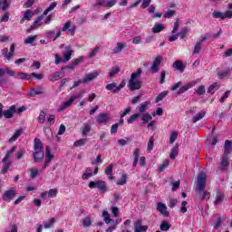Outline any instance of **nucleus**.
I'll list each match as a JSON object with an SVG mask.
<instances>
[{
	"instance_id": "obj_43",
	"label": "nucleus",
	"mask_w": 232,
	"mask_h": 232,
	"mask_svg": "<svg viewBox=\"0 0 232 232\" xmlns=\"http://www.w3.org/2000/svg\"><path fill=\"white\" fill-rule=\"evenodd\" d=\"M168 166H169V160H165L163 161V163L160 165L159 172L162 173V171H164V169H166V168H168Z\"/></svg>"
},
{
	"instance_id": "obj_38",
	"label": "nucleus",
	"mask_w": 232,
	"mask_h": 232,
	"mask_svg": "<svg viewBox=\"0 0 232 232\" xmlns=\"http://www.w3.org/2000/svg\"><path fill=\"white\" fill-rule=\"evenodd\" d=\"M55 6H57V2H53L47 9H45L43 13V15H48L49 12L54 10Z\"/></svg>"
},
{
	"instance_id": "obj_41",
	"label": "nucleus",
	"mask_w": 232,
	"mask_h": 232,
	"mask_svg": "<svg viewBox=\"0 0 232 232\" xmlns=\"http://www.w3.org/2000/svg\"><path fill=\"white\" fill-rule=\"evenodd\" d=\"M167 96H168V91H164V92H160L156 97V102H160V101H163L164 99H166Z\"/></svg>"
},
{
	"instance_id": "obj_42",
	"label": "nucleus",
	"mask_w": 232,
	"mask_h": 232,
	"mask_svg": "<svg viewBox=\"0 0 232 232\" xmlns=\"http://www.w3.org/2000/svg\"><path fill=\"white\" fill-rule=\"evenodd\" d=\"M155 144V137L151 136L149 140L147 150L148 151L153 150V146Z\"/></svg>"
},
{
	"instance_id": "obj_16",
	"label": "nucleus",
	"mask_w": 232,
	"mask_h": 232,
	"mask_svg": "<svg viewBox=\"0 0 232 232\" xmlns=\"http://www.w3.org/2000/svg\"><path fill=\"white\" fill-rule=\"evenodd\" d=\"M197 84V82H189L188 83L185 84L178 91V95H182V93H185V92H188L189 88H193Z\"/></svg>"
},
{
	"instance_id": "obj_2",
	"label": "nucleus",
	"mask_w": 232,
	"mask_h": 232,
	"mask_svg": "<svg viewBox=\"0 0 232 232\" xmlns=\"http://www.w3.org/2000/svg\"><path fill=\"white\" fill-rule=\"evenodd\" d=\"M142 75V69L139 68L136 72H132L129 80V90L135 92V90H140L142 88V82L139 81V77Z\"/></svg>"
},
{
	"instance_id": "obj_18",
	"label": "nucleus",
	"mask_w": 232,
	"mask_h": 232,
	"mask_svg": "<svg viewBox=\"0 0 232 232\" xmlns=\"http://www.w3.org/2000/svg\"><path fill=\"white\" fill-rule=\"evenodd\" d=\"M224 153L223 155L225 157H228V155H230V153H232V144H231V140H227L225 141V146H224Z\"/></svg>"
},
{
	"instance_id": "obj_45",
	"label": "nucleus",
	"mask_w": 232,
	"mask_h": 232,
	"mask_svg": "<svg viewBox=\"0 0 232 232\" xmlns=\"http://www.w3.org/2000/svg\"><path fill=\"white\" fill-rule=\"evenodd\" d=\"M153 117L150 115L149 113L143 114L141 116V121H143V124H148L150 121H151Z\"/></svg>"
},
{
	"instance_id": "obj_21",
	"label": "nucleus",
	"mask_w": 232,
	"mask_h": 232,
	"mask_svg": "<svg viewBox=\"0 0 232 232\" xmlns=\"http://www.w3.org/2000/svg\"><path fill=\"white\" fill-rule=\"evenodd\" d=\"M14 113H15V105H13L8 110L3 111V115L5 119H12Z\"/></svg>"
},
{
	"instance_id": "obj_36",
	"label": "nucleus",
	"mask_w": 232,
	"mask_h": 232,
	"mask_svg": "<svg viewBox=\"0 0 232 232\" xmlns=\"http://www.w3.org/2000/svg\"><path fill=\"white\" fill-rule=\"evenodd\" d=\"M102 217H104L103 220H104L105 224H110L111 222H113V223L115 222V220H113L110 218V214L108 213L107 210L102 212Z\"/></svg>"
},
{
	"instance_id": "obj_51",
	"label": "nucleus",
	"mask_w": 232,
	"mask_h": 232,
	"mask_svg": "<svg viewBox=\"0 0 232 232\" xmlns=\"http://www.w3.org/2000/svg\"><path fill=\"white\" fill-rule=\"evenodd\" d=\"M179 28H180V19L177 18L175 23H174V27L172 30V34H177V32L179 31Z\"/></svg>"
},
{
	"instance_id": "obj_55",
	"label": "nucleus",
	"mask_w": 232,
	"mask_h": 232,
	"mask_svg": "<svg viewBox=\"0 0 232 232\" xmlns=\"http://www.w3.org/2000/svg\"><path fill=\"white\" fill-rule=\"evenodd\" d=\"M116 88H119L115 82L109 83L106 85V90H109L110 92H113L115 93Z\"/></svg>"
},
{
	"instance_id": "obj_4",
	"label": "nucleus",
	"mask_w": 232,
	"mask_h": 232,
	"mask_svg": "<svg viewBox=\"0 0 232 232\" xmlns=\"http://www.w3.org/2000/svg\"><path fill=\"white\" fill-rule=\"evenodd\" d=\"M89 188L90 189L97 188L101 193H106V191H108V187L106 186V181L104 180L91 181L89 183Z\"/></svg>"
},
{
	"instance_id": "obj_47",
	"label": "nucleus",
	"mask_w": 232,
	"mask_h": 232,
	"mask_svg": "<svg viewBox=\"0 0 232 232\" xmlns=\"http://www.w3.org/2000/svg\"><path fill=\"white\" fill-rule=\"evenodd\" d=\"M169 223L168 221H163L160 226V231H169Z\"/></svg>"
},
{
	"instance_id": "obj_32",
	"label": "nucleus",
	"mask_w": 232,
	"mask_h": 232,
	"mask_svg": "<svg viewBox=\"0 0 232 232\" xmlns=\"http://www.w3.org/2000/svg\"><path fill=\"white\" fill-rule=\"evenodd\" d=\"M63 77V72H56L53 75L50 76V81L52 82H55V81H59V79H62Z\"/></svg>"
},
{
	"instance_id": "obj_9",
	"label": "nucleus",
	"mask_w": 232,
	"mask_h": 232,
	"mask_svg": "<svg viewBox=\"0 0 232 232\" xmlns=\"http://www.w3.org/2000/svg\"><path fill=\"white\" fill-rule=\"evenodd\" d=\"M110 121V113L108 112H102L98 114L96 118V121L99 122V124H106Z\"/></svg>"
},
{
	"instance_id": "obj_58",
	"label": "nucleus",
	"mask_w": 232,
	"mask_h": 232,
	"mask_svg": "<svg viewBox=\"0 0 232 232\" xmlns=\"http://www.w3.org/2000/svg\"><path fill=\"white\" fill-rule=\"evenodd\" d=\"M229 75V70L218 72V79H226Z\"/></svg>"
},
{
	"instance_id": "obj_48",
	"label": "nucleus",
	"mask_w": 232,
	"mask_h": 232,
	"mask_svg": "<svg viewBox=\"0 0 232 232\" xmlns=\"http://www.w3.org/2000/svg\"><path fill=\"white\" fill-rule=\"evenodd\" d=\"M43 21V16H39L33 24L29 30H34V28H37V26H41V22Z\"/></svg>"
},
{
	"instance_id": "obj_64",
	"label": "nucleus",
	"mask_w": 232,
	"mask_h": 232,
	"mask_svg": "<svg viewBox=\"0 0 232 232\" xmlns=\"http://www.w3.org/2000/svg\"><path fill=\"white\" fill-rule=\"evenodd\" d=\"M177 155H179V150H177V148H173L169 155L170 159H177Z\"/></svg>"
},
{
	"instance_id": "obj_3",
	"label": "nucleus",
	"mask_w": 232,
	"mask_h": 232,
	"mask_svg": "<svg viewBox=\"0 0 232 232\" xmlns=\"http://www.w3.org/2000/svg\"><path fill=\"white\" fill-rule=\"evenodd\" d=\"M14 151H15V147H13L10 150H8L5 158L2 160V162L5 163L1 169L2 175H5L8 172V169H10V166H12V161H8V159H10V155H12Z\"/></svg>"
},
{
	"instance_id": "obj_12",
	"label": "nucleus",
	"mask_w": 232,
	"mask_h": 232,
	"mask_svg": "<svg viewBox=\"0 0 232 232\" xmlns=\"http://www.w3.org/2000/svg\"><path fill=\"white\" fill-rule=\"evenodd\" d=\"M148 231V226H142V220L139 219L134 224V232H146Z\"/></svg>"
},
{
	"instance_id": "obj_35",
	"label": "nucleus",
	"mask_w": 232,
	"mask_h": 232,
	"mask_svg": "<svg viewBox=\"0 0 232 232\" xmlns=\"http://www.w3.org/2000/svg\"><path fill=\"white\" fill-rule=\"evenodd\" d=\"M0 5H2L1 9L3 10V12H6V9L10 7V5H12V3L8 0H0Z\"/></svg>"
},
{
	"instance_id": "obj_13",
	"label": "nucleus",
	"mask_w": 232,
	"mask_h": 232,
	"mask_svg": "<svg viewBox=\"0 0 232 232\" xmlns=\"http://www.w3.org/2000/svg\"><path fill=\"white\" fill-rule=\"evenodd\" d=\"M34 162H43L44 159V150H34L33 153Z\"/></svg>"
},
{
	"instance_id": "obj_26",
	"label": "nucleus",
	"mask_w": 232,
	"mask_h": 232,
	"mask_svg": "<svg viewBox=\"0 0 232 232\" xmlns=\"http://www.w3.org/2000/svg\"><path fill=\"white\" fill-rule=\"evenodd\" d=\"M166 26H164V24L156 23L152 27V32L153 34H160V32H162V30H164Z\"/></svg>"
},
{
	"instance_id": "obj_19",
	"label": "nucleus",
	"mask_w": 232,
	"mask_h": 232,
	"mask_svg": "<svg viewBox=\"0 0 232 232\" xmlns=\"http://www.w3.org/2000/svg\"><path fill=\"white\" fill-rule=\"evenodd\" d=\"M34 17V11L28 9L24 12V17L20 20V24H23L24 21H31Z\"/></svg>"
},
{
	"instance_id": "obj_27",
	"label": "nucleus",
	"mask_w": 232,
	"mask_h": 232,
	"mask_svg": "<svg viewBox=\"0 0 232 232\" xmlns=\"http://www.w3.org/2000/svg\"><path fill=\"white\" fill-rule=\"evenodd\" d=\"M43 93H44V88H43V87H38V88H36V89L31 91V92L28 93V95H29V97H34V96H35V95H41V94H43Z\"/></svg>"
},
{
	"instance_id": "obj_34",
	"label": "nucleus",
	"mask_w": 232,
	"mask_h": 232,
	"mask_svg": "<svg viewBox=\"0 0 232 232\" xmlns=\"http://www.w3.org/2000/svg\"><path fill=\"white\" fill-rule=\"evenodd\" d=\"M23 135V129L17 130L14 135L9 139V142H15L16 139H19V136Z\"/></svg>"
},
{
	"instance_id": "obj_1",
	"label": "nucleus",
	"mask_w": 232,
	"mask_h": 232,
	"mask_svg": "<svg viewBox=\"0 0 232 232\" xmlns=\"http://www.w3.org/2000/svg\"><path fill=\"white\" fill-rule=\"evenodd\" d=\"M207 179L208 176L206 175V172H201L198 175V180L196 182V193L201 197V200H207L209 198V192L204 190L206 189Z\"/></svg>"
},
{
	"instance_id": "obj_5",
	"label": "nucleus",
	"mask_w": 232,
	"mask_h": 232,
	"mask_svg": "<svg viewBox=\"0 0 232 232\" xmlns=\"http://www.w3.org/2000/svg\"><path fill=\"white\" fill-rule=\"evenodd\" d=\"M53 157L54 156L51 152L50 146H47L45 148V160L44 162L42 169L40 170V173H43V171H44V169H46V168L50 166V162H52V159H53Z\"/></svg>"
},
{
	"instance_id": "obj_10",
	"label": "nucleus",
	"mask_w": 232,
	"mask_h": 232,
	"mask_svg": "<svg viewBox=\"0 0 232 232\" xmlns=\"http://www.w3.org/2000/svg\"><path fill=\"white\" fill-rule=\"evenodd\" d=\"M162 63V56H157L150 67L152 73H157L160 70V63Z\"/></svg>"
},
{
	"instance_id": "obj_63",
	"label": "nucleus",
	"mask_w": 232,
	"mask_h": 232,
	"mask_svg": "<svg viewBox=\"0 0 232 232\" xmlns=\"http://www.w3.org/2000/svg\"><path fill=\"white\" fill-rule=\"evenodd\" d=\"M178 137H179V133H177V131L172 132L170 135V138H169L170 144H173V142H175V140H177Z\"/></svg>"
},
{
	"instance_id": "obj_59",
	"label": "nucleus",
	"mask_w": 232,
	"mask_h": 232,
	"mask_svg": "<svg viewBox=\"0 0 232 232\" xmlns=\"http://www.w3.org/2000/svg\"><path fill=\"white\" fill-rule=\"evenodd\" d=\"M173 15H175V11L169 9L163 14V17L166 19H170V17H173Z\"/></svg>"
},
{
	"instance_id": "obj_31",
	"label": "nucleus",
	"mask_w": 232,
	"mask_h": 232,
	"mask_svg": "<svg viewBox=\"0 0 232 232\" xmlns=\"http://www.w3.org/2000/svg\"><path fill=\"white\" fill-rule=\"evenodd\" d=\"M18 79H22V81H30L32 79V74L26 72H18Z\"/></svg>"
},
{
	"instance_id": "obj_40",
	"label": "nucleus",
	"mask_w": 232,
	"mask_h": 232,
	"mask_svg": "<svg viewBox=\"0 0 232 232\" xmlns=\"http://www.w3.org/2000/svg\"><path fill=\"white\" fill-rule=\"evenodd\" d=\"M200 50H202V42H198L194 47L193 54L197 55L200 53Z\"/></svg>"
},
{
	"instance_id": "obj_11",
	"label": "nucleus",
	"mask_w": 232,
	"mask_h": 232,
	"mask_svg": "<svg viewBox=\"0 0 232 232\" xmlns=\"http://www.w3.org/2000/svg\"><path fill=\"white\" fill-rule=\"evenodd\" d=\"M72 53H73V50H72V47L70 46L65 47V51L62 53V55L63 57V63H68V61L72 59Z\"/></svg>"
},
{
	"instance_id": "obj_7",
	"label": "nucleus",
	"mask_w": 232,
	"mask_h": 232,
	"mask_svg": "<svg viewBox=\"0 0 232 232\" xmlns=\"http://www.w3.org/2000/svg\"><path fill=\"white\" fill-rule=\"evenodd\" d=\"M212 16L214 19H221V21H224V19H232V11H227L225 13L214 11Z\"/></svg>"
},
{
	"instance_id": "obj_6",
	"label": "nucleus",
	"mask_w": 232,
	"mask_h": 232,
	"mask_svg": "<svg viewBox=\"0 0 232 232\" xmlns=\"http://www.w3.org/2000/svg\"><path fill=\"white\" fill-rule=\"evenodd\" d=\"M227 168H229V157L228 156H222L221 160L218 162V169L219 171L227 172Z\"/></svg>"
},
{
	"instance_id": "obj_44",
	"label": "nucleus",
	"mask_w": 232,
	"mask_h": 232,
	"mask_svg": "<svg viewBox=\"0 0 232 232\" xmlns=\"http://www.w3.org/2000/svg\"><path fill=\"white\" fill-rule=\"evenodd\" d=\"M188 26L182 27L181 31L178 34V36L180 37V39H184V37L188 35Z\"/></svg>"
},
{
	"instance_id": "obj_17",
	"label": "nucleus",
	"mask_w": 232,
	"mask_h": 232,
	"mask_svg": "<svg viewBox=\"0 0 232 232\" xmlns=\"http://www.w3.org/2000/svg\"><path fill=\"white\" fill-rule=\"evenodd\" d=\"M97 77H99V72H93L92 73L86 74L85 78L82 80V82H83V84H86V82H90L94 79H97Z\"/></svg>"
},
{
	"instance_id": "obj_60",
	"label": "nucleus",
	"mask_w": 232,
	"mask_h": 232,
	"mask_svg": "<svg viewBox=\"0 0 232 232\" xmlns=\"http://www.w3.org/2000/svg\"><path fill=\"white\" fill-rule=\"evenodd\" d=\"M148 104H150V102H145L141 103V105L139 108L140 113H144V111H146V108H148Z\"/></svg>"
},
{
	"instance_id": "obj_28",
	"label": "nucleus",
	"mask_w": 232,
	"mask_h": 232,
	"mask_svg": "<svg viewBox=\"0 0 232 232\" xmlns=\"http://www.w3.org/2000/svg\"><path fill=\"white\" fill-rule=\"evenodd\" d=\"M173 68H175L176 70H179V72L182 73L186 69V66H184V63H182L181 61H176L173 63Z\"/></svg>"
},
{
	"instance_id": "obj_22",
	"label": "nucleus",
	"mask_w": 232,
	"mask_h": 232,
	"mask_svg": "<svg viewBox=\"0 0 232 232\" xmlns=\"http://www.w3.org/2000/svg\"><path fill=\"white\" fill-rule=\"evenodd\" d=\"M134 160L132 162V168H137V164H139V159L140 157V149H135L133 151Z\"/></svg>"
},
{
	"instance_id": "obj_23",
	"label": "nucleus",
	"mask_w": 232,
	"mask_h": 232,
	"mask_svg": "<svg viewBox=\"0 0 232 232\" xmlns=\"http://www.w3.org/2000/svg\"><path fill=\"white\" fill-rule=\"evenodd\" d=\"M43 142L39 138L34 139V151H43L44 150Z\"/></svg>"
},
{
	"instance_id": "obj_53",
	"label": "nucleus",
	"mask_w": 232,
	"mask_h": 232,
	"mask_svg": "<svg viewBox=\"0 0 232 232\" xmlns=\"http://www.w3.org/2000/svg\"><path fill=\"white\" fill-rule=\"evenodd\" d=\"M92 131V126L86 124L82 129V137H86Z\"/></svg>"
},
{
	"instance_id": "obj_61",
	"label": "nucleus",
	"mask_w": 232,
	"mask_h": 232,
	"mask_svg": "<svg viewBox=\"0 0 232 232\" xmlns=\"http://www.w3.org/2000/svg\"><path fill=\"white\" fill-rule=\"evenodd\" d=\"M196 93H198V95H204V93H206V87L204 85L199 86L196 90Z\"/></svg>"
},
{
	"instance_id": "obj_54",
	"label": "nucleus",
	"mask_w": 232,
	"mask_h": 232,
	"mask_svg": "<svg viewBox=\"0 0 232 232\" xmlns=\"http://www.w3.org/2000/svg\"><path fill=\"white\" fill-rule=\"evenodd\" d=\"M55 224V218H52L48 222L44 223L45 229H50Z\"/></svg>"
},
{
	"instance_id": "obj_39",
	"label": "nucleus",
	"mask_w": 232,
	"mask_h": 232,
	"mask_svg": "<svg viewBox=\"0 0 232 232\" xmlns=\"http://www.w3.org/2000/svg\"><path fill=\"white\" fill-rule=\"evenodd\" d=\"M120 72H121V68L120 67H112V69L109 72V77L111 79H113V77H115V75H117V73H119Z\"/></svg>"
},
{
	"instance_id": "obj_29",
	"label": "nucleus",
	"mask_w": 232,
	"mask_h": 232,
	"mask_svg": "<svg viewBox=\"0 0 232 232\" xmlns=\"http://www.w3.org/2000/svg\"><path fill=\"white\" fill-rule=\"evenodd\" d=\"M219 88L220 84L218 82H214L208 87V93H211V95H213V93H215V92H217Z\"/></svg>"
},
{
	"instance_id": "obj_56",
	"label": "nucleus",
	"mask_w": 232,
	"mask_h": 232,
	"mask_svg": "<svg viewBox=\"0 0 232 232\" xmlns=\"http://www.w3.org/2000/svg\"><path fill=\"white\" fill-rule=\"evenodd\" d=\"M124 48V44L122 43H118L117 47L114 49L113 53H121L122 49Z\"/></svg>"
},
{
	"instance_id": "obj_14",
	"label": "nucleus",
	"mask_w": 232,
	"mask_h": 232,
	"mask_svg": "<svg viewBox=\"0 0 232 232\" xmlns=\"http://www.w3.org/2000/svg\"><path fill=\"white\" fill-rule=\"evenodd\" d=\"M167 209H168V207H166V205L164 203H162V202L158 203L157 211L161 213V215H163V217H169V212Z\"/></svg>"
},
{
	"instance_id": "obj_62",
	"label": "nucleus",
	"mask_w": 232,
	"mask_h": 232,
	"mask_svg": "<svg viewBox=\"0 0 232 232\" xmlns=\"http://www.w3.org/2000/svg\"><path fill=\"white\" fill-rule=\"evenodd\" d=\"M44 121H46V113L42 111L40 112L39 117H38V121H39L40 123H43V122H44Z\"/></svg>"
},
{
	"instance_id": "obj_24",
	"label": "nucleus",
	"mask_w": 232,
	"mask_h": 232,
	"mask_svg": "<svg viewBox=\"0 0 232 232\" xmlns=\"http://www.w3.org/2000/svg\"><path fill=\"white\" fill-rule=\"evenodd\" d=\"M73 101H75V98L71 96L69 98V101L63 102V104L60 108H58V111H63L66 110V108H70V106H72V102H73Z\"/></svg>"
},
{
	"instance_id": "obj_8",
	"label": "nucleus",
	"mask_w": 232,
	"mask_h": 232,
	"mask_svg": "<svg viewBox=\"0 0 232 232\" xmlns=\"http://www.w3.org/2000/svg\"><path fill=\"white\" fill-rule=\"evenodd\" d=\"M15 195H16L15 189H14V188H11L9 190H5L4 192L3 200H5V202H10L12 198L15 197Z\"/></svg>"
},
{
	"instance_id": "obj_25",
	"label": "nucleus",
	"mask_w": 232,
	"mask_h": 232,
	"mask_svg": "<svg viewBox=\"0 0 232 232\" xmlns=\"http://www.w3.org/2000/svg\"><path fill=\"white\" fill-rule=\"evenodd\" d=\"M93 177V169L88 167L85 169V173L82 174V180H88V179Z\"/></svg>"
},
{
	"instance_id": "obj_15",
	"label": "nucleus",
	"mask_w": 232,
	"mask_h": 232,
	"mask_svg": "<svg viewBox=\"0 0 232 232\" xmlns=\"http://www.w3.org/2000/svg\"><path fill=\"white\" fill-rule=\"evenodd\" d=\"M57 188H51L49 189V191H44L41 194L42 198H46L47 197H49V198H53L55 197H57Z\"/></svg>"
},
{
	"instance_id": "obj_52",
	"label": "nucleus",
	"mask_w": 232,
	"mask_h": 232,
	"mask_svg": "<svg viewBox=\"0 0 232 232\" xmlns=\"http://www.w3.org/2000/svg\"><path fill=\"white\" fill-rule=\"evenodd\" d=\"M1 53L4 55V57L7 59V61H10V59H12V54L8 53V48L2 49Z\"/></svg>"
},
{
	"instance_id": "obj_20",
	"label": "nucleus",
	"mask_w": 232,
	"mask_h": 232,
	"mask_svg": "<svg viewBox=\"0 0 232 232\" xmlns=\"http://www.w3.org/2000/svg\"><path fill=\"white\" fill-rule=\"evenodd\" d=\"M224 198H226L224 192L218 191L216 194V200L214 201L215 206H220V204L224 202Z\"/></svg>"
},
{
	"instance_id": "obj_49",
	"label": "nucleus",
	"mask_w": 232,
	"mask_h": 232,
	"mask_svg": "<svg viewBox=\"0 0 232 232\" xmlns=\"http://www.w3.org/2000/svg\"><path fill=\"white\" fill-rule=\"evenodd\" d=\"M29 171L31 179H36V177L39 175V169L35 168H31Z\"/></svg>"
},
{
	"instance_id": "obj_37",
	"label": "nucleus",
	"mask_w": 232,
	"mask_h": 232,
	"mask_svg": "<svg viewBox=\"0 0 232 232\" xmlns=\"http://www.w3.org/2000/svg\"><path fill=\"white\" fill-rule=\"evenodd\" d=\"M88 142V139L83 138V139H80L76 141H74L73 146L76 148H79L81 146H84V144H86Z\"/></svg>"
},
{
	"instance_id": "obj_33",
	"label": "nucleus",
	"mask_w": 232,
	"mask_h": 232,
	"mask_svg": "<svg viewBox=\"0 0 232 232\" xmlns=\"http://www.w3.org/2000/svg\"><path fill=\"white\" fill-rule=\"evenodd\" d=\"M204 117H206V111H200L192 118V122H198V121H201Z\"/></svg>"
},
{
	"instance_id": "obj_46",
	"label": "nucleus",
	"mask_w": 232,
	"mask_h": 232,
	"mask_svg": "<svg viewBox=\"0 0 232 232\" xmlns=\"http://www.w3.org/2000/svg\"><path fill=\"white\" fill-rule=\"evenodd\" d=\"M99 50H101V47L99 46H96L94 49H92L88 54L89 59H93V57L99 53Z\"/></svg>"
},
{
	"instance_id": "obj_57",
	"label": "nucleus",
	"mask_w": 232,
	"mask_h": 232,
	"mask_svg": "<svg viewBox=\"0 0 232 232\" xmlns=\"http://www.w3.org/2000/svg\"><path fill=\"white\" fill-rule=\"evenodd\" d=\"M37 39V35L29 36L24 40V44H32Z\"/></svg>"
},
{
	"instance_id": "obj_30",
	"label": "nucleus",
	"mask_w": 232,
	"mask_h": 232,
	"mask_svg": "<svg viewBox=\"0 0 232 232\" xmlns=\"http://www.w3.org/2000/svg\"><path fill=\"white\" fill-rule=\"evenodd\" d=\"M105 174H107L108 179L110 180H113V179H115L113 177V165H109L106 169H105Z\"/></svg>"
},
{
	"instance_id": "obj_50",
	"label": "nucleus",
	"mask_w": 232,
	"mask_h": 232,
	"mask_svg": "<svg viewBox=\"0 0 232 232\" xmlns=\"http://www.w3.org/2000/svg\"><path fill=\"white\" fill-rule=\"evenodd\" d=\"M128 177L126 176V174H122L121 175V179L117 180V185L118 186H124V184H126Z\"/></svg>"
}]
</instances>
